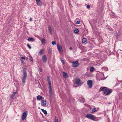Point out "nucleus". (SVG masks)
<instances>
[{
	"label": "nucleus",
	"mask_w": 122,
	"mask_h": 122,
	"mask_svg": "<svg viewBox=\"0 0 122 122\" xmlns=\"http://www.w3.org/2000/svg\"><path fill=\"white\" fill-rule=\"evenodd\" d=\"M87 41L86 38H83L82 40V42L83 43H85Z\"/></svg>",
	"instance_id": "aec40b11"
},
{
	"label": "nucleus",
	"mask_w": 122,
	"mask_h": 122,
	"mask_svg": "<svg viewBox=\"0 0 122 122\" xmlns=\"http://www.w3.org/2000/svg\"><path fill=\"white\" fill-rule=\"evenodd\" d=\"M79 31V30L77 29H75L74 30V32L76 34L78 33Z\"/></svg>",
	"instance_id": "5701e85b"
},
{
	"label": "nucleus",
	"mask_w": 122,
	"mask_h": 122,
	"mask_svg": "<svg viewBox=\"0 0 122 122\" xmlns=\"http://www.w3.org/2000/svg\"><path fill=\"white\" fill-rule=\"evenodd\" d=\"M44 50L43 49H41L40 50V51L38 53V54L40 56L42 55V54L44 53Z\"/></svg>",
	"instance_id": "dca6fc26"
},
{
	"label": "nucleus",
	"mask_w": 122,
	"mask_h": 122,
	"mask_svg": "<svg viewBox=\"0 0 122 122\" xmlns=\"http://www.w3.org/2000/svg\"><path fill=\"white\" fill-rule=\"evenodd\" d=\"M94 70V68L93 67H91L90 69V71L91 72H93Z\"/></svg>",
	"instance_id": "393cba45"
},
{
	"label": "nucleus",
	"mask_w": 122,
	"mask_h": 122,
	"mask_svg": "<svg viewBox=\"0 0 122 122\" xmlns=\"http://www.w3.org/2000/svg\"><path fill=\"white\" fill-rule=\"evenodd\" d=\"M63 74L64 77L65 78H66L68 77V76L66 72H63Z\"/></svg>",
	"instance_id": "a211bd4d"
},
{
	"label": "nucleus",
	"mask_w": 122,
	"mask_h": 122,
	"mask_svg": "<svg viewBox=\"0 0 122 122\" xmlns=\"http://www.w3.org/2000/svg\"><path fill=\"white\" fill-rule=\"evenodd\" d=\"M41 105L42 106H45L46 104V102L45 100H43L41 102Z\"/></svg>",
	"instance_id": "f8f14e48"
},
{
	"label": "nucleus",
	"mask_w": 122,
	"mask_h": 122,
	"mask_svg": "<svg viewBox=\"0 0 122 122\" xmlns=\"http://www.w3.org/2000/svg\"><path fill=\"white\" fill-rule=\"evenodd\" d=\"M32 20V19L31 18H30V21H31Z\"/></svg>",
	"instance_id": "58836bf2"
},
{
	"label": "nucleus",
	"mask_w": 122,
	"mask_h": 122,
	"mask_svg": "<svg viewBox=\"0 0 122 122\" xmlns=\"http://www.w3.org/2000/svg\"><path fill=\"white\" fill-rule=\"evenodd\" d=\"M79 65L78 61H74L72 62V66L73 67H76L78 66Z\"/></svg>",
	"instance_id": "20e7f679"
},
{
	"label": "nucleus",
	"mask_w": 122,
	"mask_h": 122,
	"mask_svg": "<svg viewBox=\"0 0 122 122\" xmlns=\"http://www.w3.org/2000/svg\"><path fill=\"white\" fill-rule=\"evenodd\" d=\"M47 78L48 82H51V80L50 79V78L49 76H47Z\"/></svg>",
	"instance_id": "a878e982"
},
{
	"label": "nucleus",
	"mask_w": 122,
	"mask_h": 122,
	"mask_svg": "<svg viewBox=\"0 0 122 122\" xmlns=\"http://www.w3.org/2000/svg\"><path fill=\"white\" fill-rule=\"evenodd\" d=\"M27 76V74L23 75V76L22 79V82L23 83H24L25 82Z\"/></svg>",
	"instance_id": "9d476101"
},
{
	"label": "nucleus",
	"mask_w": 122,
	"mask_h": 122,
	"mask_svg": "<svg viewBox=\"0 0 122 122\" xmlns=\"http://www.w3.org/2000/svg\"><path fill=\"white\" fill-rule=\"evenodd\" d=\"M33 39V38H29L27 39V40L29 41H32Z\"/></svg>",
	"instance_id": "c756f323"
},
{
	"label": "nucleus",
	"mask_w": 122,
	"mask_h": 122,
	"mask_svg": "<svg viewBox=\"0 0 122 122\" xmlns=\"http://www.w3.org/2000/svg\"><path fill=\"white\" fill-rule=\"evenodd\" d=\"M16 93V92H13V93L12 94V95H11V99H12L14 96H15V94Z\"/></svg>",
	"instance_id": "412c9836"
},
{
	"label": "nucleus",
	"mask_w": 122,
	"mask_h": 122,
	"mask_svg": "<svg viewBox=\"0 0 122 122\" xmlns=\"http://www.w3.org/2000/svg\"><path fill=\"white\" fill-rule=\"evenodd\" d=\"M61 61L63 64H65V62L63 59L61 58Z\"/></svg>",
	"instance_id": "c85d7f7f"
},
{
	"label": "nucleus",
	"mask_w": 122,
	"mask_h": 122,
	"mask_svg": "<svg viewBox=\"0 0 122 122\" xmlns=\"http://www.w3.org/2000/svg\"><path fill=\"white\" fill-rule=\"evenodd\" d=\"M49 31L50 34L51 35L52 34V29L51 26H49Z\"/></svg>",
	"instance_id": "b1692460"
},
{
	"label": "nucleus",
	"mask_w": 122,
	"mask_h": 122,
	"mask_svg": "<svg viewBox=\"0 0 122 122\" xmlns=\"http://www.w3.org/2000/svg\"><path fill=\"white\" fill-rule=\"evenodd\" d=\"M112 91V89H110L107 88L104 92V94L105 95H109Z\"/></svg>",
	"instance_id": "f257e3e1"
},
{
	"label": "nucleus",
	"mask_w": 122,
	"mask_h": 122,
	"mask_svg": "<svg viewBox=\"0 0 122 122\" xmlns=\"http://www.w3.org/2000/svg\"><path fill=\"white\" fill-rule=\"evenodd\" d=\"M41 110L45 114H47V113L46 111L45 110L41 109Z\"/></svg>",
	"instance_id": "4be33fe9"
},
{
	"label": "nucleus",
	"mask_w": 122,
	"mask_h": 122,
	"mask_svg": "<svg viewBox=\"0 0 122 122\" xmlns=\"http://www.w3.org/2000/svg\"><path fill=\"white\" fill-rule=\"evenodd\" d=\"M36 2L37 4L39 6L41 5L42 4V3L40 0H36Z\"/></svg>",
	"instance_id": "9b49d317"
},
{
	"label": "nucleus",
	"mask_w": 122,
	"mask_h": 122,
	"mask_svg": "<svg viewBox=\"0 0 122 122\" xmlns=\"http://www.w3.org/2000/svg\"><path fill=\"white\" fill-rule=\"evenodd\" d=\"M70 50H72V48L71 47H70Z\"/></svg>",
	"instance_id": "ea45409f"
},
{
	"label": "nucleus",
	"mask_w": 122,
	"mask_h": 122,
	"mask_svg": "<svg viewBox=\"0 0 122 122\" xmlns=\"http://www.w3.org/2000/svg\"><path fill=\"white\" fill-rule=\"evenodd\" d=\"M42 60L44 62H46L47 61V58L46 55H44L42 56Z\"/></svg>",
	"instance_id": "1a4fd4ad"
},
{
	"label": "nucleus",
	"mask_w": 122,
	"mask_h": 122,
	"mask_svg": "<svg viewBox=\"0 0 122 122\" xmlns=\"http://www.w3.org/2000/svg\"><path fill=\"white\" fill-rule=\"evenodd\" d=\"M39 69H40V71H41V72H42V69L41 68H39Z\"/></svg>",
	"instance_id": "4c0bfd02"
},
{
	"label": "nucleus",
	"mask_w": 122,
	"mask_h": 122,
	"mask_svg": "<svg viewBox=\"0 0 122 122\" xmlns=\"http://www.w3.org/2000/svg\"><path fill=\"white\" fill-rule=\"evenodd\" d=\"M20 60L21 61L22 63L24 64V61H23L21 59Z\"/></svg>",
	"instance_id": "72a5a7b5"
},
{
	"label": "nucleus",
	"mask_w": 122,
	"mask_h": 122,
	"mask_svg": "<svg viewBox=\"0 0 122 122\" xmlns=\"http://www.w3.org/2000/svg\"><path fill=\"white\" fill-rule=\"evenodd\" d=\"M107 88L106 87H101L99 91H102L104 92Z\"/></svg>",
	"instance_id": "4468645a"
},
{
	"label": "nucleus",
	"mask_w": 122,
	"mask_h": 122,
	"mask_svg": "<svg viewBox=\"0 0 122 122\" xmlns=\"http://www.w3.org/2000/svg\"><path fill=\"white\" fill-rule=\"evenodd\" d=\"M90 6L89 5H88L87 6V8H90Z\"/></svg>",
	"instance_id": "c9c22d12"
},
{
	"label": "nucleus",
	"mask_w": 122,
	"mask_h": 122,
	"mask_svg": "<svg viewBox=\"0 0 122 122\" xmlns=\"http://www.w3.org/2000/svg\"><path fill=\"white\" fill-rule=\"evenodd\" d=\"M87 83L88 86L90 88H91L92 86V81L91 80H88L87 81Z\"/></svg>",
	"instance_id": "0eeeda50"
},
{
	"label": "nucleus",
	"mask_w": 122,
	"mask_h": 122,
	"mask_svg": "<svg viewBox=\"0 0 122 122\" xmlns=\"http://www.w3.org/2000/svg\"><path fill=\"white\" fill-rule=\"evenodd\" d=\"M41 42L43 45H45L46 43V39L44 38H43L41 41Z\"/></svg>",
	"instance_id": "ddd939ff"
},
{
	"label": "nucleus",
	"mask_w": 122,
	"mask_h": 122,
	"mask_svg": "<svg viewBox=\"0 0 122 122\" xmlns=\"http://www.w3.org/2000/svg\"><path fill=\"white\" fill-rule=\"evenodd\" d=\"M27 111H25L22 115L21 119L23 120H24L26 117L27 115Z\"/></svg>",
	"instance_id": "39448f33"
},
{
	"label": "nucleus",
	"mask_w": 122,
	"mask_h": 122,
	"mask_svg": "<svg viewBox=\"0 0 122 122\" xmlns=\"http://www.w3.org/2000/svg\"><path fill=\"white\" fill-rule=\"evenodd\" d=\"M80 21H78L76 22V24H79L80 23Z\"/></svg>",
	"instance_id": "473e14b6"
},
{
	"label": "nucleus",
	"mask_w": 122,
	"mask_h": 122,
	"mask_svg": "<svg viewBox=\"0 0 122 122\" xmlns=\"http://www.w3.org/2000/svg\"><path fill=\"white\" fill-rule=\"evenodd\" d=\"M115 36H116V39H117L119 37V35L117 33H116Z\"/></svg>",
	"instance_id": "bb28decb"
},
{
	"label": "nucleus",
	"mask_w": 122,
	"mask_h": 122,
	"mask_svg": "<svg viewBox=\"0 0 122 122\" xmlns=\"http://www.w3.org/2000/svg\"><path fill=\"white\" fill-rule=\"evenodd\" d=\"M49 92L50 94V97H51L53 95V93H52V88L51 85H49Z\"/></svg>",
	"instance_id": "423d86ee"
},
{
	"label": "nucleus",
	"mask_w": 122,
	"mask_h": 122,
	"mask_svg": "<svg viewBox=\"0 0 122 122\" xmlns=\"http://www.w3.org/2000/svg\"><path fill=\"white\" fill-rule=\"evenodd\" d=\"M26 69L25 67L23 68V75L27 74V73L26 71Z\"/></svg>",
	"instance_id": "6ab92c4d"
},
{
	"label": "nucleus",
	"mask_w": 122,
	"mask_h": 122,
	"mask_svg": "<svg viewBox=\"0 0 122 122\" xmlns=\"http://www.w3.org/2000/svg\"><path fill=\"white\" fill-rule=\"evenodd\" d=\"M54 122H58V120L56 117H55V120Z\"/></svg>",
	"instance_id": "cd10ccee"
},
{
	"label": "nucleus",
	"mask_w": 122,
	"mask_h": 122,
	"mask_svg": "<svg viewBox=\"0 0 122 122\" xmlns=\"http://www.w3.org/2000/svg\"><path fill=\"white\" fill-rule=\"evenodd\" d=\"M74 82L76 86H77L81 85V81L79 79H77L74 80Z\"/></svg>",
	"instance_id": "7ed1b4c3"
},
{
	"label": "nucleus",
	"mask_w": 122,
	"mask_h": 122,
	"mask_svg": "<svg viewBox=\"0 0 122 122\" xmlns=\"http://www.w3.org/2000/svg\"><path fill=\"white\" fill-rule=\"evenodd\" d=\"M96 108L94 107V108L92 109V110H91L90 111V112L91 113H93L94 112H96Z\"/></svg>",
	"instance_id": "f3484780"
},
{
	"label": "nucleus",
	"mask_w": 122,
	"mask_h": 122,
	"mask_svg": "<svg viewBox=\"0 0 122 122\" xmlns=\"http://www.w3.org/2000/svg\"><path fill=\"white\" fill-rule=\"evenodd\" d=\"M87 118L93 120H95L96 118V117L92 114H87L86 115Z\"/></svg>",
	"instance_id": "f03ea898"
},
{
	"label": "nucleus",
	"mask_w": 122,
	"mask_h": 122,
	"mask_svg": "<svg viewBox=\"0 0 122 122\" xmlns=\"http://www.w3.org/2000/svg\"><path fill=\"white\" fill-rule=\"evenodd\" d=\"M36 98L38 100H41L44 99V98L40 95H38L37 97Z\"/></svg>",
	"instance_id": "2eb2a0df"
},
{
	"label": "nucleus",
	"mask_w": 122,
	"mask_h": 122,
	"mask_svg": "<svg viewBox=\"0 0 122 122\" xmlns=\"http://www.w3.org/2000/svg\"><path fill=\"white\" fill-rule=\"evenodd\" d=\"M57 47L59 51L61 53V52L62 51V47L60 44L58 43V44Z\"/></svg>",
	"instance_id": "6e6552de"
},
{
	"label": "nucleus",
	"mask_w": 122,
	"mask_h": 122,
	"mask_svg": "<svg viewBox=\"0 0 122 122\" xmlns=\"http://www.w3.org/2000/svg\"><path fill=\"white\" fill-rule=\"evenodd\" d=\"M27 46H28V47L30 49L31 48V47L30 46V45H29V44H28L27 45Z\"/></svg>",
	"instance_id": "7c9ffc66"
},
{
	"label": "nucleus",
	"mask_w": 122,
	"mask_h": 122,
	"mask_svg": "<svg viewBox=\"0 0 122 122\" xmlns=\"http://www.w3.org/2000/svg\"><path fill=\"white\" fill-rule=\"evenodd\" d=\"M21 59H24V60H25V58L24 57H22L20 58Z\"/></svg>",
	"instance_id": "f704fd0d"
},
{
	"label": "nucleus",
	"mask_w": 122,
	"mask_h": 122,
	"mask_svg": "<svg viewBox=\"0 0 122 122\" xmlns=\"http://www.w3.org/2000/svg\"><path fill=\"white\" fill-rule=\"evenodd\" d=\"M52 43L53 45H54L55 44H56V43L55 41H52Z\"/></svg>",
	"instance_id": "2f4dec72"
},
{
	"label": "nucleus",
	"mask_w": 122,
	"mask_h": 122,
	"mask_svg": "<svg viewBox=\"0 0 122 122\" xmlns=\"http://www.w3.org/2000/svg\"><path fill=\"white\" fill-rule=\"evenodd\" d=\"M49 85H51V82H48Z\"/></svg>",
	"instance_id": "e433bc0d"
}]
</instances>
